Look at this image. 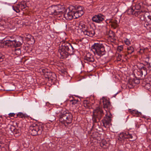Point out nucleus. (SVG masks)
I'll return each mask as SVG.
<instances>
[{
  "instance_id": "f257e3e1",
  "label": "nucleus",
  "mask_w": 151,
  "mask_h": 151,
  "mask_svg": "<svg viewBox=\"0 0 151 151\" xmlns=\"http://www.w3.org/2000/svg\"><path fill=\"white\" fill-rule=\"evenodd\" d=\"M62 44L58 50V56L61 59L66 58L69 55H72L74 52V49L72 45L69 43L64 40L60 42Z\"/></svg>"
},
{
  "instance_id": "f03ea898",
  "label": "nucleus",
  "mask_w": 151,
  "mask_h": 151,
  "mask_svg": "<svg viewBox=\"0 0 151 151\" xmlns=\"http://www.w3.org/2000/svg\"><path fill=\"white\" fill-rule=\"evenodd\" d=\"M60 111H57L55 112L58 114V116L59 118V121L61 123L67 124L71 123L73 117L71 114L68 110L62 111L60 113Z\"/></svg>"
},
{
  "instance_id": "7ed1b4c3",
  "label": "nucleus",
  "mask_w": 151,
  "mask_h": 151,
  "mask_svg": "<svg viewBox=\"0 0 151 151\" xmlns=\"http://www.w3.org/2000/svg\"><path fill=\"white\" fill-rule=\"evenodd\" d=\"M67 11L65 6L60 4L52 6L48 9L49 14L52 15H58L60 14H64Z\"/></svg>"
},
{
  "instance_id": "20e7f679",
  "label": "nucleus",
  "mask_w": 151,
  "mask_h": 151,
  "mask_svg": "<svg viewBox=\"0 0 151 151\" xmlns=\"http://www.w3.org/2000/svg\"><path fill=\"white\" fill-rule=\"evenodd\" d=\"M92 50L95 55L101 57L104 55L106 51L104 45L100 43H95L92 46Z\"/></svg>"
},
{
  "instance_id": "39448f33",
  "label": "nucleus",
  "mask_w": 151,
  "mask_h": 151,
  "mask_svg": "<svg viewBox=\"0 0 151 151\" xmlns=\"http://www.w3.org/2000/svg\"><path fill=\"white\" fill-rule=\"evenodd\" d=\"M44 126L42 124H33L29 128V132L33 136H36L42 134L43 131Z\"/></svg>"
},
{
  "instance_id": "423d86ee",
  "label": "nucleus",
  "mask_w": 151,
  "mask_h": 151,
  "mask_svg": "<svg viewBox=\"0 0 151 151\" xmlns=\"http://www.w3.org/2000/svg\"><path fill=\"white\" fill-rule=\"evenodd\" d=\"M104 114V113L101 108L100 107L96 108L93 111L92 118L93 123L99 122Z\"/></svg>"
},
{
  "instance_id": "0eeeda50",
  "label": "nucleus",
  "mask_w": 151,
  "mask_h": 151,
  "mask_svg": "<svg viewBox=\"0 0 151 151\" xmlns=\"http://www.w3.org/2000/svg\"><path fill=\"white\" fill-rule=\"evenodd\" d=\"M141 8L140 3L137 4L135 6L131 7L128 9L127 11L128 14L134 15L137 16L142 12L140 9Z\"/></svg>"
},
{
  "instance_id": "6e6552de",
  "label": "nucleus",
  "mask_w": 151,
  "mask_h": 151,
  "mask_svg": "<svg viewBox=\"0 0 151 151\" xmlns=\"http://www.w3.org/2000/svg\"><path fill=\"white\" fill-rule=\"evenodd\" d=\"M139 70L137 74L140 77L145 76L147 74V70L146 68L143 63H140L137 65Z\"/></svg>"
},
{
  "instance_id": "1a4fd4ad",
  "label": "nucleus",
  "mask_w": 151,
  "mask_h": 151,
  "mask_svg": "<svg viewBox=\"0 0 151 151\" xmlns=\"http://www.w3.org/2000/svg\"><path fill=\"white\" fill-rule=\"evenodd\" d=\"M111 113L109 111L108 112H107L104 119L102 120L103 126L107 128L109 126V124L111 123Z\"/></svg>"
},
{
  "instance_id": "9d476101",
  "label": "nucleus",
  "mask_w": 151,
  "mask_h": 151,
  "mask_svg": "<svg viewBox=\"0 0 151 151\" xmlns=\"http://www.w3.org/2000/svg\"><path fill=\"white\" fill-rule=\"evenodd\" d=\"M73 11H74L73 14V18L77 19L81 16L83 14L84 12L81 6H78L77 9H76L74 7H72Z\"/></svg>"
},
{
  "instance_id": "9b49d317",
  "label": "nucleus",
  "mask_w": 151,
  "mask_h": 151,
  "mask_svg": "<svg viewBox=\"0 0 151 151\" xmlns=\"http://www.w3.org/2000/svg\"><path fill=\"white\" fill-rule=\"evenodd\" d=\"M105 17L101 14L94 16L92 18V21L97 23H101L104 20Z\"/></svg>"
},
{
  "instance_id": "f8f14e48",
  "label": "nucleus",
  "mask_w": 151,
  "mask_h": 151,
  "mask_svg": "<svg viewBox=\"0 0 151 151\" xmlns=\"http://www.w3.org/2000/svg\"><path fill=\"white\" fill-rule=\"evenodd\" d=\"M74 11H73L72 7H70L69 8L68 11L67 12H65L64 13V16L65 17V19L66 20H70L73 18V14Z\"/></svg>"
},
{
  "instance_id": "ddd939ff",
  "label": "nucleus",
  "mask_w": 151,
  "mask_h": 151,
  "mask_svg": "<svg viewBox=\"0 0 151 151\" xmlns=\"http://www.w3.org/2000/svg\"><path fill=\"white\" fill-rule=\"evenodd\" d=\"M74 11H73L72 7H70L69 8L68 11L67 12H65L64 13V16L65 17V19L66 20H70L73 18V14Z\"/></svg>"
},
{
  "instance_id": "4468645a",
  "label": "nucleus",
  "mask_w": 151,
  "mask_h": 151,
  "mask_svg": "<svg viewBox=\"0 0 151 151\" xmlns=\"http://www.w3.org/2000/svg\"><path fill=\"white\" fill-rule=\"evenodd\" d=\"M85 36L92 37L95 34L94 30L91 27H88L83 32Z\"/></svg>"
},
{
  "instance_id": "2eb2a0df",
  "label": "nucleus",
  "mask_w": 151,
  "mask_h": 151,
  "mask_svg": "<svg viewBox=\"0 0 151 151\" xmlns=\"http://www.w3.org/2000/svg\"><path fill=\"white\" fill-rule=\"evenodd\" d=\"M106 23H110V25L114 29H115L118 26V21L116 20L115 19H107L106 20Z\"/></svg>"
},
{
  "instance_id": "dca6fc26",
  "label": "nucleus",
  "mask_w": 151,
  "mask_h": 151,
  "mask_svg": "<svg viewBox=\"0 0 151 151\" xmlns=\"http://www.w3.org/2000/svg\"><path fill=\"white\" fill-rule=\"evenodd\" d=\"M84 59L85 60L90 62H93L94 60L93 55L89 52L86 54Z\"/></svg>"
},
{
  "instance_id": "f3484780",
  "label": "nucleus",
  "mask_w": 151,
  "mask_h": 151,
  "mask_svg": "<svg viewBox=\"0 0 151 151\" xmlns=\"http://www.w3.org/2000/svg\"><path fill=\"white\" fill-rule=\"evenodd\" d=\"M13 38H11V39H8L3 42V44L8 47L13 46Z\"/></svg>"
},
{
  "instance_id": "a211bd4d",
  "label": "nucleus",
  "mask_w": 151,
  "mask_h": 151,
  "mask_svg": "<svg viewBox=\"0 0 151 151\" xmlns=\"http://www.w3.org/2000/svg\"><path fill=\"white\" fill-rule=\"evenodd\" d=\"M13 46L15 47L20 46L23 42L22 39H21L20 40L17 41V40H14L13 38Z\"/></svg>"
},
{
  "instance_id": "6ab92c4d",
  "label": "nucleus",
  "mask_w": 151,
  "mask_h": 151,
  "mask_svg": "<svg viewBox=\"0 0 151 151\" xmlns=\"http://www.w3.org/2000/svg\"><path fill=\"white\" fill-rule=\"evenodd\" d=\"M45 77L51 80H53L54 79H55L56 76L55 73H52L50 71Z\"/></svg>"
},
{
  "instance_id": "aec40b11",
  "label": "nucleus",
  "mask_w": 151,
  "mask_h": 151,
  "mask_svg": "<svg viewBox=\"0 0 151 151\" xmlns=\"http://www.w3.org/2000/svg\"><path fill=\"white\" fill-rule=\"evenodd\" d=\"M103 103L104 108L108 109L110 107V102L108 100L105 99L103 100Z\"/></svg>"
},
{
  "instance_id": "412c9836",
  "label": "nucleus",
  "mask_w": 151,
  "mask_h": 151,
  "mask_svg": "<svg viewBox=\"0 0 151 151\" xmlns=\"http://www.w3.org/2000/svg\"><path fill=\"white\" fill-rule=\"evenodd\" d=\"M134 134H130L129 132H127L125 133V137L126 139H131L132 141H133L134 139H133V136H134Z\"/></svg>"
},
{
  "instance_id": "4be33fe9",
  "label": "nucleus",
  "mask_w": 151,
  "mask_h": 151,
  "mask_svg": "<svg viewBox=\"0 0 151 151\" xmlns=\"http://www.w3.org/2000/svg\"><path fill=\"white\" fill-rule=\"evenodd\" d=\"M125 136V133H120L118 137V139L122 142L124 141L125 139H126Z\"/></svg>"
},
{
  "instance_id": "5701e85b",
  "label": "nucleus",
  "mask_w": 151,
  "mask_h": 151,
  "mask_svg": "<svg viewBox=\"0 0 151 151\" xmlns=\"http://www.w3.org/2000/svg\"><path fill=\"white\" fill-rule=\"evenodd\" d=\"M129 111L131 114L134 116H137L141 114L140 112H139L137 111L136 110L131 111V109H129Z\"/></svg>"
},
{
  "instance_id": "b1692460",
  "label": "nucleus",
  "mask_w": 151,
  "mask_h": 151,
  "mask_svg": "<svg viewBox=\"0 0 151 151\" xmlns=\"http://www.w3.org/2000/svg\"><path fill=\"white\" fill-rule=\"evenodd\" d=\"M40 70V71L42 73V74L45 76H47V75L48 74V73H49L50 72V70L46 68H41Z\"/></svg>"
},
{
  "instance_id": "393cba45",
  "label": "nucleus",
  "mask_w": 151,
  "mask_h": 151,
  "mask_svg": "<svg viewBox=\"0 0 151 151\" xmlns=\"http://www.w3.org/2000/svg\"><path fill=\"white\" fill-rule=\"evenodd\" d=\"M79 27L82 29V31L83 32L88 27L87 26L84 24H83L81 23H80L78 25Z\"/></svg>"
},
{
  "instance_id": "a878e982",
  "label": "nucleus",
  "mask_w": 151,
  "mask_h": 151,
  "mask_svg": "<svg viewBox=\"0 0 151 151\" xmlns=\"http://www.w3.org/2000/svg\"><path fill=\"white\" fill-rule=\"evenodd\" d=\"M140 78L138 77L137 78V77H135L132 80V83H134L135 84H138L140 83Z\"/></svg>"
},
{
  "instance_id": "bb28decb",
  "label": "nucleus",
  "mask_w": 151,
  "mask_h": 151,
  "mask_svg": "<svg viewBox=\"0 0 151 151\" xmlns=\"http://www.w3.org/2000/svg\"><path fill=\"white\" fill-rule=\"evenodd\" d=\"M127 53L128 54H131L134 51V49L132 46H130L127 48Z\"/></svg>"
},
{
  "instance_id": "cd10ccee",
  "label": "nucleus",
  "mask_w": 151,
  "mask_h": 151,
  "mask_svg": "<svg viewBox=\"0 0 151 151\" xmlns=\"http://www.w3.org/2000/svg\"><path fill=\"white\" fill-rule=\"evenodd\" d=\"M17 116L19 117V118H24L27 117V114H23L21 112H19L17 114Z\"/></svg>"
},
{
  "instance_id": "c85d7f7f",
  "label": "nucleus",
  "mask_w": 151,
  "mask_h": 151,
  "mask_svg": "<svg viewBox=\"0 0 151 151\" xmlns=\"http://www.w3.org/2000/svg\"><path fill=\"white\" fill-rule=\"evenodd\" d=\"M19 9L21 10H22L23 9H25L27 6L26 3H24L23 4L21 3L18 5Z\"/></svg>"
},
{
  "instance_id": "c756f323",
  "label": "nucleus",
  "mask_w": 151,
  "mask_h": 151,
  "mask_svg": "<svg viewBox=\"0 0 151 151\" xmlns=\"http://www.w3.org/2000/svg\"><path fill=\"white\" fill-rule=\"evenodd\" d=\"M14 53L17 55H19L21 53V50L20 48L15 49L14 50Z\"/></svg>"
},
{
  "instance_id": "7c9ffc66",
  "label": "nucleus",
  "mask_w": 151,
  "mask_h": 151,
  "mask_svg": "<svg viewBox=\"0 0 151 151\" xmlns=\"http://www.w3.org/2000/svg\"><path fill=\"white\" fill-rule=\"evenodd\" d=\"M12 8L13 10L15 11L17 13H19L20 12L19 8L18 5L17 6H13Z\"/></svg>"
},
{
  "instance_id": "2f4dec72",
  "label": "nucleus",
  "mask_w": 151,
  "mask_h": 151,
  "mask_svg": "<svg viewBox=\"0 0 151 151\" xmlns=\"http://www.w3.org/2000/svg\"><path fill=\"white\" fill-rule=\"evenodd\" d=\"M57 15L58 16V19H60V20L63 19L64 20H66V19H65V16H64V14L63 13V14H60L59 15Z\"/></svg>"
},
{
  "instance_id": "473e14b6",
  "label": "nucleus",
  "mask_w": 151,
  "mask_h": 151,
  "mask_svg": "<svg viewBox=\"0 0 151 151\" xmlns=\"http://www.w3.org/2000/svg\"><path fill=\"white\" fill-rule=\"evenodd\" d=\"M144 21L145 22L144 23V27L147 28L149 27L150 25H151V24H150V23L149 22L147 21L145 19H144Z\"/></svg>"
},
{
  "instance_id": "72a5a7b5",
  "label": "nucleus",
  "mask_w": 151,
  "mask_h": 151,
  "mask_svg": "<svg viewBox=\"0 0 151 151\" xmlns=\"http://www.w3.org/2000/svg\"><path fill=\"white\" fill-rule=\"evenodd\" d=\"M28 36L27 38H28V40L30 41H31L32 42H35V40L34 38L32 36L28 34L27 35Z\"/></svg>"
},
{
  "instance_id": "f704fd0d",
  "label": "nucleus",
  "mask_w": 151,
  "mask_h": 151,
  "mask_svg": "<svg viewBox=\"0 0 151 151\" xmlns=\"http://www.w3.org/2000/svg\"><path fill=\"white\" fill-rule=\"evenodd\" d=\"M70 103L73 105H75L79 101L78 99H73L70 101Z\"/></svg>"
},
{
  "instance_id": "c9c22d12",
  "label": "nucleus",
  "mask_w": 151,
  "mask_h": 151,
  "mask_svg": "<svg viewBox=\"0 0 151 151\" xmlns=\"http://www.w3.org/2000/svg\"><path fill=\"white\" fill-rule=\"evenodd\" d=\"M55 117L54 116H51L49 118V121L51 122H52L55 120Z\"/></svg>"
},
{
  "instance_id": "e433bc0d",
  "label": "nucleus",
  "mask_w": 151,
  "mask_h": 151,
  "mask_svg": "<svg viewBox=\"0 0 151 151\" xmlns=\"http://www.w3.org/2000/svg\"><path fill=\"white\" fill-rule=\"evenodd\" d=\"M84 106L86 108H88L89 109H90L91 108L90 104L88 103L84 102Z\"/></svg>"
},
{
  "instance_id": "4c0bfd02",
  "label": "nucleus",
  "mask_w": 151,
  "mask_h": 151,
  "mask_svg": "<svg viewBox=\"0 0 151 151\" xmlns=\"http://www.w3.org/2000/svg\"><path fill=\"white\" fill-rule=\"evenodd\" d=\"M146 19L149 22L151 25V15H148L147 18H146Z\"/></svg>"
},
{
  "instance_id": "58836bf2",
  "label": "nucleus",
  "mask_w": 151,
  "mask_h": 151,
  "mask_svg": "<svg viewBox=\"0 0 151 151\" xmlns=\"http://www.w3.org/2000/svg\"><path fill=\"white\" fill-rule=\"evenodd\" d=\"M124 42L126 45H128L130 44V42L129 40L127 38L125 39Z\"/></svg>"
},
{
  "instance_id": "ea45409f",
  "label": "nucleus",
  "mask_w": 151,
  "mask_h": 151,
  "mask_svg": "<svg viewBox=\"0 0 151 151\" xmlns=\"http://www.w3.org/2000/svg\"><path fill=\"white\" fill-rule=\"evenodd\" d=\"M123 49V46L122 45H120L117 48V50L118 51L121 52Z\"/></svg>"
},
{
  "instance_id": "a19ab883",
  "label": "nucleus",
  "mask_w": 151,
  "mask_h": 151,
  "mask_svg": "<svg viewBox=\"0 0 151 151\" xmlns=\"http://www.w3.org/2000/svg\"><path fill=\"white\" fill-rule=\"evenodd\" d=\"M4 58V56L2 54L0 53V62H2L3 61V59Z\"/></svg>"
},
{
  "instance_id": "79ce46f5",
  "label": "nucleus",
  "mask_w": 151,
  "mask_h": 151,
  "mask_svg": "<svg viewBox=\"0 0 151 151\" xmlns=\"http://www.w3.org/2000/svg\"><path fill=\"white\" fill-rule=\"evenodd\" d=\"M122 55L121 54H119L117 57V60L118 61H120L121 60Z\"/></svg>"
},
{
  "instance_id": "37998d69",
  "label": "nucleus",
  "mask_w": 151,
  "mask_h": 151,
  "mask_svg": "<svg viewBox=\"0 0 151 151\" xmlns=\"http://www.w3.org/2000/svg\"><path fill=\"white\" fill-rule=\"evenodd\" d=\"M15 129V127L13 125H11L10 127V129L12 132H13Z\"/></svg>"
},
{
  "instance_id": "c03bdc74",
  "label": "nucleus",
  "mask_w": 151,
  "mask_h": 151,
  "mask_svg": "<svg viewBox=\"0 0 151 151\" xmlns=\"http://www.w3.org/2000/svg\"><path fill=\"white\" fill-rule=\"evenodd\" d=\"M9 115L10 117L14 116L15 115V114L14 113H10L9 114Z\"/></svg>"
},
{
  "instance_id": "a18cd8bd",
  "label": "nucleus",
  "mask_w": 151,
  "mask_h": 151,
  "mask_svg": "<svg viewBox=\"0 0 151 151\" xmlns=\"http://www.w3.org/2000/svg\"><path fill=\"white\" fill-rule=\"evenodd\" d=\"M11 38H12V36H11V37H8V39H7V40L8 39H11Z\"/></svg>"
},
{
  "instance_id": "49530a36",
  "label": "nucleus",
  "mask_w": 151,
  "mask_h": 151,
  "mask_svg": "<svg viewBox=\"0 0 151 151\" xmlns=\"http://www.w3.org/2000/svg\"><path fill=\"white\" fill-rule=\"evenodd\" d=\"M3 144H4V143L0 141V145H2Z\"/></svg>"
},
{
  "instance_id": "de8ad7c7",
  "label": "nucleus",
  "mask_w": 151,
  "mask_h": 151,
  "mask_svg": "<svg viewBox=\"0 0 151 151\" xmlns=\"http://www.w3.org/2000/svg\"><path fill=\"white\" fill-rule=\"evenodd\" d=\"M128 84L129 85H132L130 83V81L129 82V83H128Z\"/></svg>"
},
{
  "instance_id": "09e8293b",
  "label": "nucleus",
  "mask_w": 151,
  "mask_h": 151,
  "mask_svg": "<svg viewBox=\"0 0 151 151\" xmlns=\"http://www.w3.org/2000/svg\"><path fill=\"white\" fill-rule=\"evenodd\" d=\"M1 147V145H0V147Z\"/></svg>"
},
{
  "instance_id": "8fccbe9b",
  "label": "nucleus",
  "mask_w": 151,
  "mask_h": 151,
  "mask_svg": "<svg viewBox=\"0 0 151 151\" xmlns=\"http://www.w3.org/2000/svg\"><path fill=\"white\" fill-rule=\"evenodd\" d=\"M105 111H107V110H105Z\"/></svg>"
},
{
  "instance_id": "3c124183",
  "label": "nucleus",
  "mask_w": 151,
  "mask_h": 151,
  "mask_svg": "<svg viewBox=\"0 0 151 151\" xmlns=\"http://www.w3.org/2000/svg\"><path fill=\"white\" fill-rule=\"evenodd\" d=\"M133 85H132V86H133Z\"/></svg>"
}]
</instances>
